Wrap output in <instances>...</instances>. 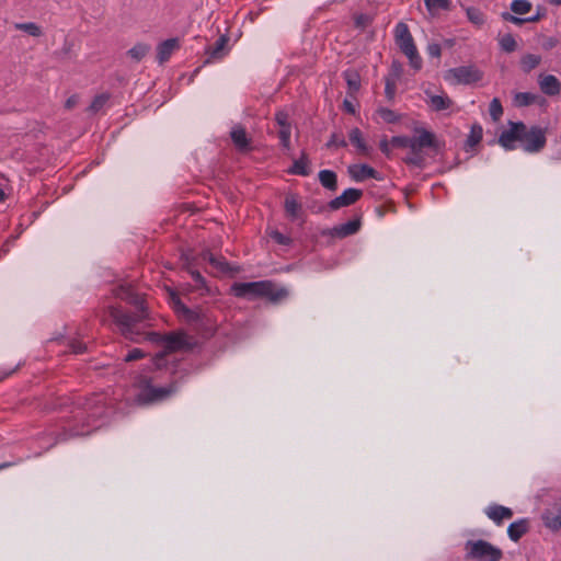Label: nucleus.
<instances>
[{
	"instance_id": "nucleus-28",
	"label": "nucleus",
	"mask_w": 561,
	"mask_h": 561,
	"mask_svg": "<svg viewBox=\"0 0 561 561\" xmlns=\"http://www.w3.org/2000/svg\"><path fill=\"white\" fill-rule=\"evenodd\" d=\"M150 51V46L145 43H138L128 51V56L135 61H140Z\"/></svg>"
},
{
	"instance_id": "nucleus-61",
	"label": "nucleus",
	"mask_w": 561,
	"mask_h": 561,
	"mask_svg": "<svg viewBox=\"0 0 561 561\" xmlns=\"http://www.w3.org/2000/svg\"><path fill=\"white\" fill-rule=\"evenodd\" d=\"M163 357H164L163 353H161V354L156 356L154 364H156L157 367H159V368L161 367V362H162Z\"/></svg>"
},
{
	"instance_id": "nucleus-43",
	"label": "nucleus",
	"mask_w": 561,
	"mask_h": 561,
	"mask_svg": "<svg viewBox=\"0 0 561 561\" xmlns=\"http://www.w3.org/2000/svg\"><path fill=\"white\" fill-rule=\"evenodd\" d=\"M270 237L276 243L282 244V245H289L291 243V239L289 237L283 234L282 232H279L277 230L271 231Z\"/></svg>"
},
{
	"instance_id": "nucleus-1",
	"label": "nucleus",
	"mask_w": 561,
	"mask_h": 561,
	"mask_svg": "<svg viewBox=\"0 0 561 561\" xmlns=\"http://www.w3.org/2000/svg\"><path fill=\"white\" fill-rule=\"evenodd\" d=\"M114 295L118 299L136 307V311L134 313L125 312L118 307H110L108 314L126 339L137 342L140 333L136 329V325L148 318V311L144 305V297L134 293L128 286H119L115 288Z\"/></svg>"
},
{
	"instance_id": "nucleus-15",
	"label": "nucleus",
	"mask_w": 561,
	"mask_h": 561,
	"mask_svg": "<svg viewBox=\"0 0 561 561\" xmlns=\"http://www.w3.org/2000/svg\"><path fill=\"white\" fill-rule=\"evenodd\" d=\"M484 513L497 526H500L504 519H510L513 517V511L510 507L500 504L489 505L484 510Z\"/></svg>"
},
{
	"instance_id": "nucleus-10",
	"label": "nucleus",
	"mask_w": 561,
	"mask_h": 561,
	"mask_svg": "<svg viewBox=\"0 0 561 561\" xmlns=\"http://www.w3.org/2000/svg\"><path fill=\"white\" fill-rule=\"evenodd\" d=\"M483 73L474 66H460L448 70L447 79L453 78L456 83L471 84L482 79Z\"/></svg>"
},
{
	"instance_id": "nucleus-41",
	"label": "nucleus",
	"mask_w": 561,
	"mask_h": 561,
	"mask_svg": "<svg viewBox=\"0 0 561 561\" xmlns=\"http://www.w3.org/2000/svg\"><path fill=\"white\" fill-rule=\"evenodd\" d=\"M378 114L379 116L386 122V123H389V124H392V123H396L399 121V116L398 114L390 110V108H387V107H380L378 110Z\"/></svg>"
},
{
	"instance_id": "nucleus-56",
	"label": "nucleus",
	"mask_w": 561,
	"mask_h": 561,
	"mask_svg": "<svg viewBox=\"0 0 561 561\" xmlns=\"http://www.w3.org/2000/svg\"><path fill=\"white\" fill-rule=\"evenodd\" d=\"M78 101H79V98L78 95H71L67 99L66 103H65V106L70 110L72 107H75L77 104H78Z\"/></svg>"
},
{
	"instance_id": "nucleus-18",
	"label": "nucleus",
	"mask_w": 561,
	"mask_h": 561,
	"mask_svg": "<svg viewBox=\"0 0 561 561\" xmlns=\"http://www.w3.org/2000/svg\"><path fill=\"white\" fill-rule=\"evenodd\" d=\"M348 173L356 182L364 181L365 179H378V172L368 164H353L348 167Z\"/></svg>"
},
{
	"instance_id": "nucleus-49",
	"label": "nucleus",
	"mask_w": 561,
	"mask_h": 561,
	"mask_svg": "<svg viewBox=\"0 0 561 561\" xmlns=\"http://www.w3.org/2000/svg\"><path fill=\"white\" fill-rule=\"evenodd\" d=\"M145 356V353L140 348H134L127 353L124 360L125 362H133L140 359Z\"/></svg>"
},
{
	"instance_id": "nucleus-58",
	"label": "nucleus",
	"mask_w": 561,
	"mask_h": 561,
	"mask_svg": "<svg viewBox=\"0 0 561 561\" xmlns=\"http://www.w3.org/2000/svg\"><path fill=\"white\" fill-rule=\"evenodd\" d=\"M178 308L180 310H182L185 314H187L188 317H191V314L193 313L186 306H184L181 301H178Z\"/></svg>"
},
{
	"instance_id": "nucleus-35",
	"label": "nucleus",
	"mask_w": 561,
	"mask_h": 561,
	"mask_svg": "<svg viewBox=\"0 0 561 561\" xmlns=\"http://www.w3.org/2000/svg\"><path fill=\"white\" fill-rule=\"evenodd\" d=\"M290 135H291V125L290 123L279 127L278 138L284 149H290Z\"/></svg>"
},
{
	"instance_id": "nucleus-26",
	"label": "nucleus",
	"mask_w": 561,
	"mask_h": 561,
	"mask_svg": "<svg viewBox=\"0 0 561 561\" xmlns=\"http://www.w3.org/2000/svg\"><path fill=\"white\" fill-rule=\"evenodd\" d=\"M451 100L447 95H431L430 105L434 111H444L450 107Z\"/></svg>"
},
{
	"instance_id": "nucleus-12",
	"label": "nucleus",
	"mask_w": 561,
	"mask_h": 561,
	"mask_svg": "<svg viewBox=\"0 0 561 561\" xmlns=\"http://www.w3.org/2000/svg\"><path fill=\"white\" fill-rule=\"evenodd\" d=\"M229 37L227 35H220L214 45H209L205 48L207 59L205 64L221 60L229 53Z\"/></svg>"
},
{
	"instance_id": "nucleus-8",
	"label": "nucleus",
	"mask_w": 561,
	"mask_h": 561,
	"mask_svg": "<svg viewBox=\"0 0 561 561\" xmlns=\"http://www.w3.org/2000/svg\"><path fill=\"white\" fill-rule=\"evenodd\" d=\"M508 129L501 133L497 142L505 150L516 149V142H520V135L525 130L523 122L508 121Z\"/></svg>"
},
{
	"instance_id": "nucleus-19",
	"label": "nucleus",
	"mask_w": 561,
	"mask_h": 561,
	"mask_svg": "<svg viewBox=\"0 0 561 561\" xmlns=\"http://www.w3.org/2000/svg\"><path fill=\"white\" fill-rule=\"evenodd\" d=\"M542 520L547 528L551 530H559L561 528V508L553 505L542 513Z\"/></svg>"
},
{
	"instance_id": "nucleus-45",
	"label": "nucleus",
	"mask_w": 561,
	"mask_h": 561,
	"mask_svg": "<svg viewBox=\"0 0 561 561\" xmlns=\"http://www.w3.org/2000/svg\"><path fill=\"white\" fill-rule=\"evenodd\" d=\"M346 141L343 137H340L337 134L333 133L330 137V140L325 144L327 148L331 147H346Z\"/></svg>"
},
{
	"instance_id": "nucleus-22",
	"label": "nucleus",
	"mask_w": 561,
	"mask_h": 561,
	"mask_svg": "<svg viewBox=\"0 0 561 561\" xmlns=\"http://www.w3.org/2000/svg\"><path fill=\"white\" fill-rule=\"evenodd\" d=\"M529 530V522L526 518L518 519L510 524L507 535L511 540L517 542Z\"/></svg>"
},
{
	"instance_id": "nucleus-63",
	"label": "nucleus",
	"mask_w": 561,
	"mask_h": 561,
	"mask_svg": "<svg viewBox=\"0 0 561 561\" xmlns=\"http://www.w3.org/2000/svg\"><path fill=\"white\" fill-rule=\"evenodd\" d=\"M552 5H561V0H547Z\"/></svg>"
},
{
	"instance_id": "nucleus-52",
	"label": "nucleus",
	"mask_w": 561,
	"mask_h": 561,
	"mask_svg": "<svg viewBox=\"0 0 561 561\" xmlns=\"http://www.w3.org/2000/svg\"><path fill=\"white\" fill-rule=\"evenodd\" d=\"M370 23V18L367 14H358L355 16V25L357 27H366Z\"/></svg>"
},
{
	"instance_id": "nucleus-29",
	"label": "nucleus",
	"mask_w": 561,
	"mask_h": 561,
	"mask_svg": "<svg viewBox=\"0 0 561 561\" xmlns=\"http://www.w3.org/2000/svg\"><path fill=\"white\" fill-rule=\"evenodd\" d=\"M536 101V95L529 92H518L514 95L513 103L517 107L531 105Z\"/></svg>"
},
{
	"instance_id": "nucleus-42",
	"label": "nucleus",
	"mask_w": 561,
	"mask_h": 561,
	"mask_svg": "<svg viewBox=\"0 0 561 561\" xmlns=\"http://www.w3.org/2000/svg\"><path fill=\"white\" fill-rule=\"evenodd\" d=\"M403 161L407 163V164H410V165H415V167H423L424 164V158L422 154L420 153H410L409 156H407Z\"/></svg>"
},
{
	"instance_id": "nucleus-4",
	"label": "nucleus",
	"mask_w": 561,
	"mask_h": 561,
	"mask_svg": "<svg viewBox=\"0 0 561 561\" xmlns=\"http://www.w3.org/2000/svg\"><path fill=\"white\" fill-rule=\"evenodd\" d=\"M394 41L400 50L408 57L410 65L415 70L421 69L422 58L420 57L414 39L408 25L399 22L394 28Z\"/></svg>"
},
{
	"instance_id": "nucleus-32",
	"label": "nucleus",
	"mask_w": 561,
	"mask_h": 561,
	"mask_svg": "<svg viewBox=\"0 0 561 561\" xmlns=\"http://www.w3.org/2000/svg\"><path fill=\"white\" fill-rule=\"evenodd\" d=\"M15 28L23 31L33 37H39L43 35L42 28L34 22L16 23Z\"/></svg>"
},
{
	"instance_id": "nucleus-21",
	"label": "nucleus",
	"mask_w": 561,
	"mask_h": 561,
	"mask_svg": "<svg viewBox=\"0 0 561 561\" xmlns=\"http://www.w3.org/2000/svg\"><path fill=\"white\" fill-rule=\"evenodd\" d=\"M179 47L176 38H169L160 43L157 47V59L159 64H164L169 60L172 53Z\"/></svg>"
},
{
	"instance_id": "nucleus-55",
	"label": "nucleus",
	"mask_w": 561,
	"mask_h": 561,
	"mask_svg": "<svg viewBox=\"0 0 561 561\" xmlns=\"http://www.w3.org/2000/svg\"><path fill=\"white\" fill-rule=\"evenodd\" d=\"M390 146H391L390 140H387L386 138L382 139L379 144V148H380L381 152L387 156H389V153H390V149H389Z\"/></svg>"
},
{
	"instance_id": "nucleus-38",
	"label": "nucleus",
	"mask_w": 561,
	"mask_h": 561,
	"mask_svg": "<svg viewBox=\"0 0 561 561\" xmlns=\"http://www.w3.org/2000/svg\"><path fill=\"white\" fill-rule=\"evenodd\" d=\"M490 116L494 122H497L503 115V106L497 98H494L490 102L489 106Z\"/></svg>"
},
{
	"instance_id": "nucleus-64",
	"label": "nucleus",
	"mask_w": 561,
	"mask_h": 561,
	"mask_svg": "<svg viewBox=\"0 0 561 561\" xmlns=\"http://www.w3.org/2000/svg\"><path fill=\"white\" fill-rule=\"evenodd\" d=\"M12 463L11 462H3V463H0V470L1 469H4V468H8L10 467Z\"/></svg>"
},
{
	"instance_id": "nucleus-59",
	"label": "nucleus",
	"mask_w": 561,
	"mask_h": 561,
	"mask_svg": "<svg viewBox=\"0 0 561 561\" xmlns=\"http://www.w3.org/2000/svg\"><path fill=\"white\" fill-rule=\"evenodd\" d=\"M90 432H91L90 430L84 431L83 428L82 430H73L71 432V436L88 435V434H90Z\"/></svg>"
},
{
	"instance_id": "nucleus-44",
	"label": "nucleus",
	"mask_w": 561,
	"mask_h": 561,
	"mask_svg": "<svg viewBox=\"0 0 561 561\" xmlns=\"http://www.w3.org/2000/svg\"><path fill=\"white\" fill-rule=\"evenodd\" d=\"M410 137L408 136H393L390 139V144L394 148H408Z\"/></svg>"
},
{
	"instance_id": "nucleus-6",
	"label": "nucleus",
	"mask_w": 561,
	"mask_h": 561,
	"mask_svg": "<svg viewBox=\"0 0 561 561\" xmlns=\"http://www.w3.org/2000/svg\"><path fill=\"white\" fill-rule=\"evenodd\" d=\"M141 389L138 393V400L141 403H153L158 401H162L176 393L179 390V382L173 381L164 387H154L151 385L150 380L144 378L140 381Z\"/></svg>"
},
{
	"instance_id": "nucleus-16",
	"label": "nucleus",
	"mask_w": 561,
	"mask_h": 561,
	"mask_svg": "<svg viewBox=\"0 0 561 561\" xmlns=\"http://www.w3.org/2000/svg\"><path fill=\"white\" fill-rule=\"evenodd\" d=\"M284 209L286 213V216L290 220H297L301 218L304 215V209L301 203L298 201V197L296 194L288 193L284 201Z\"/></svg>"
},
{
	"instance_id": "nucleus-24",
	"label": "nucleus",
	"mask_w": 561,
	"mask_h": 561,
	"mask_svg": "<svg viewBox=\"0 0 561 561\" xmlns=\"http://www.w3.org/2000/svg\"><path fill=\"white\" fill-rule=\"evenodd\" d=\"M350 141L353 146L356 147L357 151L362 154H367L369 152V148L363 138V134L359 128L355 127L351 129L348 133Z\"/></svg>"
},
{
	"instance_id": "nucleus-48",
	"label": "nucleus",
	"mask_w": 561,
	"mask_h": 561,
	"mask_svg": "<svg viewBox=\"0 0 561 561\" xmlns=\"http://www.w3.org/2000/svg\"><path fill=\"white\" fill-rule=\"evenodd\" d=\"M501 16L504 21L514 23L516 25H522L523 23L527 22V19L515 16L508 12H503Z\"/></svg>"
},
{
	"instance_id": "nucleus-36",
	"label": "nucleus",
	"mask_w": 561,
	"mask_h": 561,
	"mask_svg": "<svg viewBox=\"0 0 561 561\" xmlns=\"http://www.w3.org/2000/svg\"><path fill=\"white\" fill-rule=\"evenodd\" d=\"M511 10L515 14H526L531 10V3L528 0H513L511 3Z\"/></svg>"
},
{
	"instance_id": "nucleus-14",
	"label": "nucleus",
	"mask_w": 561,
	"mask_h": 561,
	"mask_svg": "<svg viewBox=\"0 0 561 561\" xmlns=\"http://www.w3.org/2000/svg\"><path fill=\"white\" fill-rule=\"evenodd\" d=\"M230 137L239 152H248L251 150V138L248 137L243 126L234 125L230 131Z\"/></svg>"
},
{
	"instance_id": "nucleus-9",
	"label": "nucleus",
	"mask_w": 561,
	"mask_h": 561,
	"mask_svg": "<svg viewBox=\"0 0 561 561\" xmlns=\"http://www.w3.org/2000/svg\"><path fill=\"white\" fill-rule=\"evenodd\" d=\"M165 352L191 351L196 345L195 340L183 331L167 333Z\"/></svg>"
},
{
	"instance_id": "nucleus-57",
	"label": "nucleus",
	"mask_w": 561,
	"mask_h": 561,
	"mask_svg": "<svg viewBox=\"0 0 561 561\" xmlns=\"http://www.w3.org/2000/svg\"><path fill=\"white\" fill-rule=\"evenodd\" d=\"M191 274H192L193 279H194L197 284H204V282H205V280H204V277L201 275V273H199V272H197V271H192V272H191Z\"/></svg>"
},
{
	"instance_id": "nucleus-13",
	"label": "nucleus",
	"mask_w": 561,
	"mask_h": 561,
	"mask_svg": "<svg viewBox=\"0 0 561 561\" xmlns=\"http://www.w3.org/2000/svg\"><path fill=\"white\" fill-rule=\"evenodd\" d=\"M363 196V191L358 188H347L340 196L329 202V208L337 210L342 207H346L355 204Z\"/></svg>"
},
{
	"instance_id": "nucleus-17",
	"label": "nucleus",
	"mask_w": 561,
	"mask_h": 561,
	"mask_svg": "<svg viewBox=\"0 0 561 561\" xmlns=\"http://www.w3.org/2000/svg\"><path fill=\"white\" fill-rule=\"evenodd\" d=\"M360 228V218L350 220L345 224L334 226L330 230V234L335 238H345L355 234Z\"/></svg>"
},
{
	"instance_id": "nucleus-53",
	"label": "nucleus",
	"mask_w": 561,
	"mask_h": 561,
	"mask_svg": "<svg viewBox=\"0 0 561 561\" xmlns=\"http://www.w3.org/2000/svg\"><path fill=\"white\" fill-rule=\"evenodd\" d=\"M167 339V334H161V333H156V332H152L149 334V340L151 342H154V343H158V344H162L163 346H165V340Z\"/></svg>"
},
{
	"instance_id": "nucleus-5",
	"label": "nucleus",
	"mask_w": 561,
	"mask_h": 561,
	"mask_svg": "<svg viewBox=\"0 0 561 561\" xmlns=\"http://www.w3.org/2000/svg\"><path fill=\"white\" fill-rule=\"evenodd\" d=\"M465 550L467 560L501 561L503 558V551L499 547L483 539L468 540Z\"/></svg>"
},
{
	"instance_id": "nucleus-2",
	"label": "nucleus",
	"mask_w": 561,
	"mask_h": 561,
	"mask_svg": "<svg viewBox=\"0 0 561 561\" xmlns=\"http://www.w3.org/2000/svg\"><path fill=\"white\" fill-rule=\"evenodd\" d=\"M231 290L236 297L249 300L264 297L272 301H277L287 296L285 288L275 289L271 280L236 283L232 285Z\"/></svg>"
},
{
	"instance_id": "nucleus-62",
	"label": "nucleus",
	"mask_w": 561,
	"mask_h": 561,
	"mask_svg": "<svg viewBox=\"0 0 561 561\" xmlns=\"http://www.w3.org/2000/svg\"><path fill=\"white\" fill-rule=\"evenodd\" d=\"M540 18H541V15L539 13H537L534 16L526 18V19H527V22H537L540 20Z\"/></svg>"
},
{
	"instance_id": "nucleus-3",
	"label": "nucleus",
	"mask_w": 561,
	"mask_h": 561,
	"mask_svg": "<svg viewBox=\"0 0 561 561\" xmlns=\"http://www.w3.org/2000/svg\"><path fill=\"white\" fill-rule=\"evenodd\" d=\"M76 412L73 419L81 422L82 426H91L104 413V405L101 396H92L91 398L78 399L76 401Z\"/></svg>"
},
{
	"instance_id": "nucleus-30",
	"label": "nucleus",
	"mask_w": 561,
	"mask_h": 561,
	"mask_svg": "<svg viewBox=\"0 0 561 561\" xmlns=\"http://www.w3.org/2000/svg\"><path fill=\"white\" fill-rule=\"evenodd\" d=\"M541 61L540 56L534 55V54H527L525 55L522 60L520 65L525 72H529L533 69H535Z\"/></svg>"
},
{
	"instance_id": "nucleus-60",
	"label": "nucleus",
	"mask_w": 561,
	"mask_h": 561,
	"mask_svg": "<svg viewBox=\"0 0 561 561\" xmlns=\"http://www.w3.org/2000/svg\"><path fill=\"white\" fill-rule=\"evenodd\" d=\"M343 104H344V108H345L347 112H350V113H352V114H354V113H355V108H354L353 104H352L350 101L345 100Z\"/></svg>"
},
{
	"instance_id": "nucleus-20",
	"label": "nucleus",
	"mask_w": 561,
	"mask_h": 561,
	"mask_svg": "<svg viewBox=\"0 0 561 561\" xmlns=\"http://www.w3.org/2000/svg\"><path fill=\"white\" fill-rule=\"evenodd\" d=\"M540 90L547 95H557L561 91V83L553 75L540 76L539 79Z\"/></svg>"
},
{
	"instance_id": "nucleus-7",
	"label": "nucleus",
	"mask_w": 561,
	"mask_h": 561,
	"mask_svg": "<svg viewBox=\"0 0 561 561\" xmlns=\"http://www.w3.org/2000/svg\"><path fill=\"white\" fill-rule=\"evenodd\" d=\"M519 144L526 152L536 153L541 151L547 144L545 129L539 126H531L528 128L525 125V130L520 135Z\"/></svg>"
},
{
	"instance_id": "nucleus-39",
	"label": "nucleus",
	"mask_w": 561,
	"mask_h": 561,
	"mask_svg": "<svg viewBox=\"0 0 561 561\" xmlns=\"http://www.w3.org/2000/svg\"><path fill=\"white\" fill-rule=\"evenodd\" d=\"M426 9L430 12H434L437 10H447L449 9L450 1L449 0H424Z\"/></svg>"
},
{
	"instance_id": "nucleus-47",
	"label": "nucleus",
	"mask_w": 561,
	"mask_h": 561,
	"mask_svg": "<svg viewBox=\"0 0 561 561\" xmlns=\"http://www.w3.org/2000/svg\"><path fill=\"white\" fill-rule=\"evenodd\" d=\"M70 351L75 354H82L87 351V345L78 340H72L69 343Z\"/></svg>"
},
{
	"instance_id": "nucleus-54",
	"label": "nucleus",
	"mask_w": 561,
	"mask_h": 561,
	"mask_svg": "<svg viewBox=\"0 0 561 561\" xmlns=\"http://www.w3.org/2000/svg\"><path fill=\"white\" fill-rule=\"evenodd\" d=\"M408 148L411 150L412 153H420L422 152V148L417 146L416 140L413 137H410Z\"/></svg>"
},
{
	"instance_id": "nucleus-50",
	"label": "nucleus",
	"mask_w": 561,
	"mask_h": 561,
	"mask_svg": "<svg viewBox=\"0 0 561 561\" xmlns=\"http://www.w3.org/2000/svg\"><path fill=\"white\" fill-rule=\"evenodd\" d=\"M427 54L433 58H439L442 55L440 45L437 43H432L427 45Z\"/></svg>"
},
{
	"instance_id": "nucleus-34",
	"label": "nucleus",
	"mask_w": 561,
	"mask_h": 561,
	"mask_svg": "<svg viewBox=\"0 0 561 561\" xmlns=\"http://www.w3.org/2000/svg\"><path fill=\"white\" fill-rule=\"evenodd\" d=\"M344 78L346 80V83H347V87H348V90L351 93H355L359 90L360 78H359L358 73H356L354 71H345Z\"/></svg>"
},
{
	"instance_id": "nucleus-11",
	"label": "nucleus",
	"mask_w": 561,
	"mask_h": 561,
	"mask_svg": "<svg viewBox=\"0 0 561 561\" xmlns=\"http://www.w3.org/2000/svg\"><path fill=\"white\" fill-rule=\"evenodd\" d=\"M414 131L416 136L413 138L416 140L419 147L422 149L431 148L436 153L440 152L444 147V142L439 140L434 133L422 127L415 128Z\"/></svg>"
},
{
	"instance_id": "nucleus-37",
	"label": "nucleus",
	"mask_w": 561,
	"mask_h": 561,
	"mask_svg": "<svg viewBox=\"0 0 561 561\" xmlns=\"http://www.w3.org/2000/svg\"><path fill=\"white\" fill-rule=\"evenodd\" d=\"M500 47L506 53H513L517 48V43L512 34H505L500 38Z\"/></svg>"
},
{
	"instance_id": "nucleus-46",
	"label": "nucleus",
	"mask_w": 561,
	"mask_h": 561,
	"mask_svg": "<svg viewBox=\"0 0 561 561\" xmlns=\"http://www.w3.org/2000/svg\"><path fill=\"white\" fill-rule=\"evenodd\" d=\"M385 94L389 101L394 99L396 94V82L392 79H386Z\"/></svg>"
},
{
	"instance_id": "nucleus-23",
	"label": "nucleus",
	"mask_w": 561,
	"mask_h": 561,
	"mask_svg": "<svg viewBox=\"0 0 561 561\" xmlns=\"http://www.w3.org/2000/svg\"><path fill=\"white\" fill-rule=\"evenodd\" d=\"M310 161L308 154L302 151L299 159L295 160L288 172L290 174L307 176L310 174Z\"/></svg>"
},
{
	"instance_id": "nucleus-40",
	"label": "nucleus",
	"mask_w": 561,
	"mask_h": 561,
	"mask_svg": "<svg viewBox=\"0 0 561 561\" xmlns=\"http://www.w3.org/2000/svg\"><path fill=\"white\" fill-rule=\"evenodd\" d=\"M108 99H110V95L107 93H102V94L96 95L93 99V101L88 110L92 113L99 112L106 104Z\"/></svg>"
},
{
	"instance_id": "nucleus-27",
	"label": "nucleus",
	"mask_w": 561,
	"mask_h": 561,
	"mask_svg": "<svg viewBox=\"0 0 561 561\" xmlns=\"http://www.w3.org/2000/svg\"><path fill=\"white\" fill-rule=\"evenodd\" d=\"M202 257L203 260L208 261L218 271H228V263L224 259L216 257L209 250L203 251Z\"/></svg>"
},
{
	"instance_id": "nucleus-51",
	"label": "nucleus",
	"mask_w": 561,
	"mask_h": 561,
	"mask_svg": "<svg viewBox=\"0 0 561 561\" xmlns=\"http://www.w3.org/2000/svg\"><path fill=\"white\" fill-rule=\"evenodd\" d=\"M275 122L278 125V127H282L290 123L288 114L284 111H279L275 114Z\"/></svg>"
},
{
	"instance_id": "nucleus-31",
	"label": "nucleus",
	"mask_w": 561,
	"mask_h": 561,
	"mask_svg": "<svg viewBox=\"0 0 561 561\" xmlns=\"http://www.w3.org/2000/svg\"><path fill=\"white\" fill-rule=\"evenodd\" d=\"M483 130L482 127L479 124H474L471 126L470 134L468 135L466 145L468 147H474L478 145L482 139Z\"/></svg>"
},
{
	"instance_id": "nucleus-33",
	"label": "nucleus",
	"mask_w": 561,
	"mask_h": 561,
	"mask_svg": "<svg viewBox=\"0 0 561 561\" xmlns=\"http://www.w3.org/2000/svg\"><path fill=\"white\" fill-rule=\"evenodd\" d=\"M466 13H467L468 20L472 24H474L477 26H481L484 24L485 16L480 9L470 7V8H467Z\"/></svg>"
},
{
	"instance_id": "nucleus-25",
	"label": "nucleus",
	"mask_w": 561,
	"mask_h": 561,
	"mask_svg": "<svg viewBox=\"0 0 561 561\" xmlns=\"http://www.w3.org/2000/svg\"><path fill=\"white\" fill-rule=\"evenodd\" d=\"M319 181L321 185L329 191H336L337 188L336 174L331 170H321L319 172Z\"/></svg>"
}]
</instances>
